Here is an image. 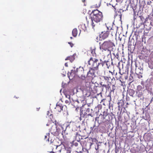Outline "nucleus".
<instances>
[{"label": "nucleus", "instance_id": "obj_37", "mask_svg": "<svg viewBox=\"0 0 153 153\" xmlns=\"http://www.w3.org/2000/svg\"><path fill=\"white\" fill-rule=\"evenodd\" d=\"M104 77L105 79L106 80H107L108 79V77H107L106 76L105 77Z\"/></svg>", "mask_w": 153, "mask_h": 153}, {"label": "nucleus", "instance_id": "obj_8", "mask_svg": "<svg viewBox=\"0 0 153 153\" xmlns=\"http://www.w3.org/2000/svg\"><path fill=\"white\" fill-rule=\"evenodd\" d=\"M63 106L62 104L57 103L56 107L55 108L59 112H61L63 110Z\"/></svg>", "mask_w": 153, "mask_h": 153}, {"label": "nucleus", "instance_id": "obj_2", "mask_svg": "<svg viewBox=\"0 0 153 153\" xmlns=\"http://www.w3.org/2000/svg\"><path fill=\"white\" fill-rule=\"evenodd\" d=\"M90 104H85L81 107L80 115L81 117H84L88 113H92L93 110L90 107Z\"/></svg>", "mask_w": 153, "mask_h": 153}, {"label": "nucleus", "instance_id": "obj_6", "mask_svg": "<svg viewBox=\"0 0 153 153\" xmlns=\"http://www.w3.org/2000/svg\"><path fill=\"white\" fill-rule=\"evenodd\" d=\"M71 71V74L73 73V72L74 73H77L79 74H83L84 72L83 68L81 67H79L78 68H77L76 70H72Z\"/></svg>", "mask_w": 153, "mask_h": 153}, {"label": "nucleus", "instance_id": "obj_47", "mask_svg": "<svg viewBox=\"0 0 153 153\" xmlns=\"http://www.w3.org/2000/svg\"><path fill=\"white\" fill-rule=\"evenodd\" d=\"M51 152V153L52 152V153H54L53 152H52V151H51V152Z\"/></svg>", "mask_w": 153, "mask_h": 153}, {"label": "nucleus", "instance_id": "obj_42", "mask_svg": "<svg viewBox=\"0 0 153 153\" xmlns=\"http://www.w3.org/2000/svg\"><path fill=\"white\" fill-rule=\"evenodd\" d=\"M37 111H38L39 110V108H37Z\"/></svg>", "mask_w": 153, "mask_h": 153}, {"label": "nucleus", "instance_id": "obj_32", "mask_svg": "<svg viewBox=\"0 0 153 153\" xmlns=\"http://www.w3.org/2000/svg\"><path fill=\"white\" fill-rule=\"evenodd\" d=\"M151 3L152 2L151 1H149L147 2V4L148 5H150Z\"/></svg>", "mask_w": 153, "mask_h": 153}, {"label": "nucleus", "instance_id": "obj_55", "mask_svg": "<svg viewBox=\"0 0 153 153\" xmlns=\"http://www.w3.org/2000/svg\"><path fill=\"white\" fill-rule=\"evenodd\" d=\"M47 114L48 115V113H47Z\"/></svg>", "mask_w": 153, "mask_h": 153}, {"label": "nucleus", "instance_id": "obj_19", "mask_svg": "<svg viewBox=\"0 0 153 153\" xmlns=\"http://www.w3.org/2000/svg\"><path fill=\"white\" fill-rule=\"evenodd\" d=\"M137 96L138 98H140V99L143 98V94L141 92L138 91L137 92Z\"/></svg>", "mask_w": 153, "mask_h": 153}, {"label": "nucleus", "instance_id": "obj_7", "mask_svg": "<svg viewBox=\"0 0 153 153\" xmlns=\"http://www.w3.org/2000/svg\"><path fill=\"white\" fill-rule=\"evenodd\" d=\"M96 70V69H94L93 68H90L89 71L87 73V75H88L89 76H90L89 75L90 74L92 76H94V77H95L96 75L95 74V71Z\"/></svg>", "mask_w": 153, "mask_h": 153}, {"label": "nucleus", "instance_id": "obj_27", "mask_svg": "<svg viewBox=\"0 0 153 153\" xmlns=\"http://www.w3.org/2000/svg\"><path fill=\"white\" fill-rule=\"evenodd\" d=\"M65 97L66 98H68L69 99H70V97H71V96H70V95H69V94H65Z\"/></svg>", "mask_w": 153, "mask_h": 153}, {"label": "nucleus", "instance_id": "obj_31", "mask_svg": "<svg viewBox=\"0 0 153 153\" xmlns=\"http://www.w3.org/2000/svg\"><path fill=\"white\" fill-rule=\"evenodd\" d=\"M110 117H111V119L112 118V116H111V115H110V116H109V117H107V119H108V120H110Z\"/></svg>", "mask_w": 153, "mask_h": 153}, {"label": "nucleus", "instance_id": "obj_38", "mask_svg": "<svg viewBox=\"0 0 153 153\" xmlns=\"http://www.w3.org/2000/svg\"><path fill=\"white\" fill-rule=\"evenodd\" d=\"M78 143H74V145L76 146H78Z\"/></svg>", "mask_w": 153, "mask_h": 153}, {"label": "nucleus", "instance_id": "obj_52", "mask_svg": "<svg viewBox=\"0 0 153 153\" xmlns=\"http://www.w3.org/2000/svg\"><path fill=\"white\" fill-rule=\"evenodd\" d=\"M112 29V28L111 27V29H110V30L111 29Z\"/></svg>", "mask_w": 153, "mask_h": 153}, {"label": "nucleus", "instance_id": "obj_14", "mask_svg": "<svg viewBox=\"0 0 153 153\" xmlns=\"http://www.w3.org/2000/svg\"><path fill=\"white\" fill-rule=\"evenodd\" d=\"M73 126H75V123L74 122H71L68 125L66 126V128H72Z\"/></svg>", "mask_w": 153, "mask_h": 153}, {"label": "nucleus", "instance_id": "obj_5", "mask_svg": "<svg viewBox=\"0 0 153 153\" xmlns=\"http://www.w3.org/2000/svg\"><path fill=\"white\" fill-rule=\"evenodd\" d=\"M136 66V72L137 73L142 74L143 73V66L141 63H139V64H136L135 65Z\"/></svg>", "mask_w": 153, "mask_h": 153}, {"label": "nucleus", "instance_id": "obj_26", "mask_svg": "<svg viewBox=\"0 0 153 153\" xmlns=\"http://www.w3.org/2000/svg\"><path fill=\"white\" fill-rule=\"evenodd\" d=\"M134 34L136 35V37H137V36H139V33H138V32L137 31V30H136Z\"/></svg>", "mask_w": 153, "mask_h": 153}, {"label": "nucleus", "instance_id": "obj_33", "mask_svg": "<svg viewBox=\"0 0 153 153\" xmlns=\"http://www.w3.org/2000/svg\"><path fill=\"white\" fill-rule=\"evenodd\" d=\"M101 85H102V87H101V88H102V87H106V85H104V84L102 85L101 84Z\"/></svg>", "mask_w": 153, "mask_h": 153}, {"label": "nucleus", "instance_id": "obj_54", "mask_svg": "<svg viewBox=\"0 0 153 153\" xmlns=\"http://www.w3.org/2000/svg\"><path fill=\"white\" fill-rule=\"evenodd\" d=\"M61 90H60V92H61Z\"/></svg>", "mask_w": 153, "mask_h": 153}, {"label": "nucleus", "instance_id": "obj_46", "mask_svg": "<svg viewBox=\"0 0 153 153\" xmlns=\"http://www.w3.org/2000/svg\"><path fill=\"white\" fill-rule=\"evenodd\" d=\"M119 117H120V116H118V119L119 120Z\"/></svg>", "mask_w": 153, "mask_h": 153}, {"label": "nucleus", "instance_id": "obj_3", "mask_svg": "<svg viewBox=\"0 0 153 153\" xmlns=\"http://www.w3.org/2000/svg\"><path fill=\"white\" fill-rule=\"evenodd\" d=\"M88 64L90 65H91L92 68L96 70L98 69L99 66L100 65L103 66V64L101 62V59L99 60L97 59H95L94 60L92 57H91L88 61Z\"/></svg>", "mask_w": 153, "mask_h": 153}, {"label": "nucleus", "instance_id": "obj_20", "mask_svg": "<svg viewBox=\"0 0 153 153\" xmlns=\"http://www.w3.org/2000/svg\"><path fill=\"white\" fill-rule=\"evenodd\" d=\"M117 104L118 105V107L119 108L120 107H122L124 105V102L123 100H120L119 102H118Z\"/></svg>", "mask_w": 153, "mask_h": 153}, {"label": "nucleus", "instance_id": "obj_43", "mask_svg": "<svg viewBox=\"0 0 153 153\" xmlns=\"http://www.w3.org/2000/svg\"><path fill=\"white\" fill-rule=\"evenodd\" d=\"M137 31L138 32V33H139L140 32V31L139 30H137Z\"/></svg>", "mask_w": 153, "mask_h": 153}, {"label": "nucleus", "instance_id": "obj_59", "mask_svg": "<svg viewBox=\"0 0 153 153\" xmlns=\"http://www.w3.org/2000/svg\"><path fill=\"white\" fill-rule=\"evenodd\" d=\"M116 153H117L116 152Z\"/></svg>", "mask_w": 153, "mask_h": 153}, {"label": "nucleus", "instance_id": "obj_24", "mask_svg": "<svg viewBox=\"0 0 153 153\" xmlns=\"http://www.w3.org/2000/svg\"><path fill=\"white\" fill-rule=\"evenodd\" d=\"M89 113L88 114H87L84 117H85V118H87L89 116H91V117H92V116L91 115V113Z\"/></svg>", "mask_w": 153, "mask_h": 153}, {"label": "nucleus", "instance_id": "obj_51", "mask_svg": "<svg viewBox=\"0 0 153 153\" xmlns=\"http://www.w3.org/2000/svg\"><path fill=\"white\" fill-rule=\"evenodd\" d=\"M85 1V0H84V1H82L83 2V1Z\"/></svg>", "mask_w": 153, "mask_h": 153}, {"label": "nucleus", "instance_id": "obj_11", "mask_svg": "<svg viewBox=\"0 0 153 153\" xmlns=\"http://www.w3.org/2000/svg\"><path fill=\"white\" fill-rule=\"evenodd\" d=\"M109 35V32L107 31L104 32L102 35V39H105L108 37Z\"/></svg>", "mask_w": 153, "mask_h": 153}, {"label": "nucleus", "instance_id": "obj_13", "mask_svg": "<svg viewBox=\"0 0 153 153\" xmlns=\"http://www.w3.org/2000/svg\"><path fill=\"white\" fill-rule=\"evenodd\" d=\"M99 13H101V12L97 10H93L91 13L90 15L92 14H93V16H95L97 15V14H99Z\"/></svg>", "mask_w": 153, "mask_h": 153}, {"label": "nucleus", "instance_id": "obj_39", "mask_svg": "<svg viewBox=\"0 0 153 153\" xmlns=\"http://www.w3.org/2000/svg\"><path fill=\"white\" fill-rule=\"evenodd\" d=\"M65 66L66 67H68V63H65Z\"/></svg>", "mask_w": 153, "mask_h": 153}, {"label": "nucleus", "instance_id": "obj_18", "mask_svg": "<svg viewBox=\"0 0 153 153\" xmlns=\"http://www.w3.org/2000/svg\"><path fill=\"white\" fill-rule=\"evenodd\" d=\"M139 18H140V21H141V24H143L144 23L146 22V19L144 18L143 16H139Z\"/></svg>", "mask_w": 153, "mask_h": 153}, {"label": "nucleus", "instance_id": "obj_57", "mask_svg": "<svg viewBox=\"0 0 153 153\" xmlns=\"http://www.w3.org/2000/svg\"><path fill=\"white\" fill-rule=\"evenodd\" d=\"M48 112H49V111H48L47 113H48Z\"/></svg>", "mask_w": 153, "mask_h": 153}, {"label": "nucleus", "instance_id": "obj_12", "mask_svg": "<svg viewBox=\"0 0 153 153\" xmlns=\"http://www.w3.org/2000/svg\"><path fill=\"white\" fill-rule=\"evenodd\" d=\"M53 128H56V131H54V130H53V134H54V133H56V134H57V133H59V132L60 129H59V128H57V126L56 125L55 126H52V127L51 128V129L53 130Z\"/></svg>", "mask_w": 153, "mask_h": 153}, {"label": "nucleus", "instance_id": "obj_48", "mask_svg": "<svg viewBox=\"0 0 153 153\" xmlns=\"http://www.w3.org/2000/svg\"><path fill=\"white\" fill-rule=\"evenodd\" d=\"M46 125H47V126H49V124H47Z\"/></svg>", "mask_w": 153, "mask_h": 153}, {"label": "nucleus", "instance_id": "obj_9", "mask_svg": "<svg viewBox=\"0 0 153 153\" xmlns=\"http://www.w3.org/2000/svg\"><path fill=\"white\" fill-rule=\"evenodd\" d=\"M128 94L132 97H134L135 96L134 95L135 91L134 90L132 89H129L128 91Z\"/></svg>", "mask_w": 153, "mask_h": 153}, {"label": "nucleus", "instance_id": "obj_56", "mask_svg": "<svg viewBox=\"0 0 153 153\" xmlns=\"http://www.w3.org/2000/svg\"><path fill=\"white\" fill-rule=\"evenodd\" d=\"M85 26V25H84V26Z\"/></svg>", "mask_w": 153, "mask_h": 153}, {"label": "nucleus", "instance_id": "obj_23", "mask_svg": "<svg viewBox=\"0 0 153 153\" xmlns=\"http://www.w3.org/2000/svg\"><path fill=\"white\" fill-rule=\"evenodd\" d=\"M49 133H47L46 134H47V135H45V140L46 139H47V138H48V136H48V137H49ZM49 137H48V139L47 140H46V141H49Z\"/></svg>", "mask_w": 153, "mask_h": 153}, {"label": "nucleus", "instance_id": "obj_49", "mask_svg": "<svg viewBox=\"0 0 153 153\" xmlns=\"http://www.w3.org/2000/svg\"><path fill=\"white\" fill-rule=\"evenodd\" d=\"M67 102H68V101H65V102H66V103H67Z\"/></svg>", "mask_w": 153, "mask_h": 153}, {"label": "nucleus", "instance_id": "obj_45", "mask_svg": "<svg viewBox=\"0 0 153 153\" xmlns=\"http://www.w3.org/2000/svg\"><path fill=\"white\" fill-rule=\"evenodd\" d=\"M111 114H112V115L113 116H114V114H113L112 113H111Z\"/></svg>", "mask_w": 153, "mask_h": 153}, {"label": "nucleus", "instance_id": "obj_41", "mask_svg": "<svg viewBox=\"0 0 153 153\" xmlns=\"http://www.w3.org/2000/svg\"><path fill=\"white\" fill-rule=\"evenodd\" d=\"M76 102H77L78 103H79V102L78 100H76Z\"/></svg>", "mask_w": 153, "mask_h": 153}, {"label": "nucleus", "instance_id": "obj_15", "mask_svg": "<svg viewBox=\"0 0 153 153\" xmlns=\"http://www.w3.org/2000/svg\"><path fill=\"white\" fill-rule=\"evenodd\" d=\"M110 116V114H108L106 112H104L103 113V119H106L107 120H108L107 119V117H108Z\"/></svg>", "mask_w": 153, "mask_h": 153}, {"label": "nucleus", "instance_id": "obj_53", "mask_svg": "<svg viewBox=\"0 0 153 153\" xmlns=\"http://www.w3.org/2000/svg\"><path fill=\"white\" fill-rule=\"evenodd\" d=\"M76 67H74V68H75Z\"/></svg>", "mask_w": 153, "mask_h": 153}, {"label": "nucleus", "instance_id": "obj_4", "mask_svg": "<svg viewBox=\"0 0 153 153\" xmlns=\"http://www.w3.org/2000/svg\"><path fill=\"white\" fill-rule=\"evenodd\" d=\"M114 43L111 42L110 40L105 41L101 45H100V48L101 50H102V51L103 50L106 51L107 50H109V48L112 47L114 46Z\"/></svg>", "mask_w": 153, "mask_h": 153}, {"label": "nucleus", "instance_id": "obj_35", "mask_svg": "<svg viewBox=\"0 0 153 153\" xmlns=\"http://www.w3.org/2000/svg\"><path fill=\"white\" fill-rule=\"evenodd\" d=\"M116 1L117 2H122V0H116Z\"/></svg>", "mask_w": 153, "mask_h": 153}, {"label": "nucleus", "instance_id": "obj_17", "mask_svg": "<svg viewBox=\"0 0 153 153\" xmlns=\"http://www.w3.org/2000/svg\"><path fill=\"white\" fill-rule=\"evenodd\" d=\"M77 31L76 28H75L74 29L72 32V35L74 37H76L77 35Z\"/></svg>", "mask_w": 153, "mask_h": 153}, {"label": "nucleus", "instance_id": "obj_22", "mask_svg": "<svg viewBox=\"0 0 153 153\" xmlns=\"http://www.w3.org/2000/svg\"><path fill=\"white\" fill-rule=\"evenodd\" d=\"M70 57H69V60L70 61L72 62L74 59V58L73 56H70Z\"/></svg>", "mask_w": 153, "mask_h": 153}, {"label": "nucleus", "instance_id": "obj_34", "mask_svg": "<svg viewBox=\"0 0 153 153\" xmlns=\"http://www.w3.org/2000/svg\"><path fill=\"white\" fill-rule=\"evenodd\" d=\"M118 59V58L119 57L118 56V53H117L116 54V56H115Z\"/></svg>", "mask_w": 153, "mask_h": 153}, {"label": "nucleus", "instance_id": "obj_30", "mask_svg": "<svg viewBox=\"0 0 153 153\" xmlns=\"http://www.w3.org/2000/svg\"><path fill=\"white\" fill-rule=\"evenodd\" d=\"M109 108L110 109H112V107H113L112 104H111V105L110 103H109Z\"/></svg>", "mask_w": 153, "mask_h": 153}, {"label": "nucleus", "instance_id": "obj_58", "mask_svg": "<svg viewBox=\"0 0 153 153\" xmlns=\"http://www.w3.org/2000/svg\"><path fill=\"white\" fill-rule=\"evenodd\" d=\"M77 153H79L78 152H77Z\"/></svg>", "mask_w": 153, "mask_h": 153}, {"label": "nucleus", "instance_id": "obj_28", "mask_svg": "<svg viewBox=\"0 0 153 153\" xmlns=\"http://www.w3.org/2000/svg\"><path fill=\"white\" fill-rule=\"evenodd\" d=\"M115 86L113 85H112V90H111V91H114V90L115 89Z\"/></svg>", "mask_w": 153, "mask_h": 153}, {"label": "nucleus", "instance_id": "obj_40", "mask_svg": "<svg viewBox=\"0 0 153 153\" xmlns=\"http://www.w3.org/2000/svg\"><path fill=\"white\" fill-rule=\"evenodd\" d=\"M138 77L139 78H140L141 77H142V76L141 75H140V76H138Z\"/></svg>", "mask_w": 153, "mask_h": 153}, {"label": "nucleus", "instance_id": "obj_25", "mask_svg": "<svg viewBox=\"0 0 153 153\" xmlns=\"http://www.w3.org/2000/svg\"><path fill=\"white\" fill-rule=\"evenodd\" d=\"M141 89H142V86L141 85H139L137 86V90L138 91H140Z\"/></svg>", "mask_w": 153, "mask_h": 153}, {"label": "nucleus", "instance_id": "obj_21", "mask_svg": "<svg viewBox=\"0 0 153 153\" xmlns=\"http://www.w3.org/2000/svg\"><path fill=\"white\" fill-rule=\"evenodd\" d=\"M81 75L79 78L82 80H85L86 77V76L83 75V74H81Z\"/></svg>", "mask_w": 153, "mask_h": 153}, {"label": "nucleus", "instance_id": "obj_50", "mask_svg": "<svg viewBox=\"0 0 153 153\" xmlns=\"http://www.w3.org/2000/svg\"><path fill=\"white\" fill-rule=\"evenodd\" d=\"M70 38H71V39H72V38H72V37H70Z\"/></svg>", "mask_w": 153, "mask_h": 153}, {"label": "nucleus", "instance_id": "obj_16", "mask_svg": "<svg viewBox=\"0 0 153 153\" xmlns=\"http://www.w3.org/2000/svg\"><path fill=\"white\" fill-rule=\"evenodd\" d=\"M97 126H95V123H94L93 124V126L92 127H91V132H94L96 129H97Z\"/></svg>", "mask_w": 153, "mask_h": 153}, {"label": "nucleus", "instance_id": "obj_29", "mask_svg": "<svg viewBox=\"0 0 153 153\" xmlns=\"http://www.w3.org/2000/svg\"><path fill=\"white\" fill-rule=\"evenodd\" d=\"M68 43L70 44L71 47H72L74 45V44L73 43H71V42H68Z\"/></svg>", "mask_w": 153, "mask_h": 153}, {"label": "nucleus", "instance_id": "obj_36", "mask_svg": "<svg viewBox=\"0 0 153 153\" xmlns=\"http://www.w3.org/2000/svg\"><path fill=\"white\" fill-rule=\"evenodd\" d=\"M69 57H70V56H68V57L67 58H66L65 59V60H68L69 59Z\"/></svg>", "mask_w": 153, "mask_h": 153}, {"label": "nucleus", "instance_id": "obj_10", "mask_svg": "<svg viewBox=\"0 0 153 153\" xmlns=\"http://www.w3.org/2000/svg\"><path fill=\"white\" fill-rule=\"evenodd\" d=\"M134 0H129V4L131 8H132L133 10H134V8L135 7L136 5L134 3Z\"/></svg>", "mask_w": 153, "mask_h": 153}, {"label": "nucleus", "instance_id": "obj_44", "mask_svg": "<svg viewBox=\"0 0 153 153\" xmlns=\"http://www.w3.org/2000/svg\"><path fill=\"white\" fill-rule=\"evenodd\" d=\"M107 28L108 30H109V27H107Z\"/></svg>", "mask_w": 153, "mask_h": 153}, {"label": "nucleus", "instance_id": "obj_1", "mask_svg": "<svg viewBox=\"0 0 153 153\" xmlns=\"http://www.w3.org/2000/svg\"><path fill=\"white\" fill-rule=\"evenodd\" d=\"M91 17V25L93 28H94L95 26L97 25L98 23L102 21L103 16L102 13H99V14L95 16H92Z\"/></svg>", "mask_w": 153, "mask_h": 153}]
</instances>
